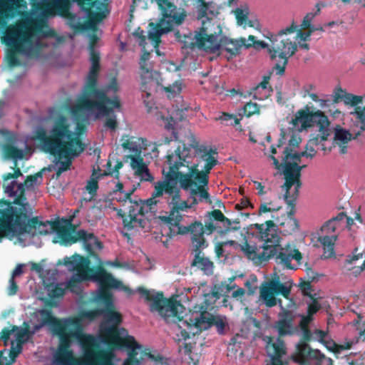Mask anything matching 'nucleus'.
Returning a JSON list of instances; mask_svg holds the SVG:
<instances>
[{"mask_svg":"<svg viewBox=\"0 0 365 365\" xmlns=\"http://www.w3.org/2000/svg\"><path fill=\"white\" fill-rule=\"evenodd\" d=\"M43 322L49 324L53 335L58 337L59 343L55 354L58 365H76L80 359L91 364L95 356L101 351L95 337L84 333L83 322L94 321L101 316V307L81 311L78 315L66 318H56L52 311H43Z\"/></svg>","mask_w":365,"mask_h":365,"instance_id":"obj_1","label":"nucleus"},{"mask_svg":"<svg viewBox=\"0 0 365 365\" xmlns=\"http://www.w3.org/2000/svg\"><path fill=\"white\" fill-rule=\"evenodd\" d=\"M137 292L147 302H150L151 312H157L168 323L174 322L178 324L181 330L180 336L184 340L212 326L216 327L218 334H225L227 324L220 316H213L205 310L190 312L182 315L185 307L174 298H165L162 292L153 293L143 287H139Z\"/></svg>","mask_w":365,"mask_h":365,"instance_id":"obj_2","label":"nucleus"},{"mask_svg":"<svg viewBox=\"0 0 365 365\" xmlns=\"http://www.w3.org/2000/svg\"><path fill=\"white\" fill-rule=\"evenodd\" d=\"M35 139L39 142L43 152L56 158V179L63 172L70 170L73 158L86 149V145L78 136L75 135L70 128L67 118L63 115L55 120L49 134L44 128H38Z\"/></svg>","mask_w":365,"mask_h":365,"instance_id":"obj_3","label":"nucleus"},{"mask_svg":"<svg viewBox=\"0 0 365 365\" xmlns=\"http://www.w3.org/2000/svg\"><path fill=\"white\" fill-rule=\"evenodd\" d=\"M21 189L15 201L0 200V242L6 237L12 240L26 234L46 235L54 232V221L42 222L33 216V208Z\"/></svg>","mask_w":365,"mask_h":365,"instance_id":"obj_4","label":"nucleus"},{"mask_svg":"<svg viewBox=\"0 0 365 365\" xmlns=\"http://www.w3.org/2000/svg\"><path fill=\"white\" fill-rule=\"evenodd\" d=\"M272 220H267L264 224H255V227L260 233V245L245 240L241 245V250L245 256L256 264H260L275 257L278 264L286 269H294L291 262L295 259L299 262L302 259L301 252L297 249L279 247L280 237L275 230Z\"/></svg>","mask_w":365,"mask_h":365,"instance_id":"obj_5","label":"nucleus"},{"mask_svg":"<svg viewBox=\"0 0 365 365\" xmlns=\"http://www.w3.org/2000/svg\"><path fill=\"white\" fill-rule=\"evenodd\" d=\"M190 146L195 150V154L200 160L205 163L203 168L200 170V162L192 163L188 159L187 167H184L180 178V187L186 191H190V198L192 202L189 205L190 208L205 200L212 203L208 192L209 174L212 169L218 163L217 159V150L208 148L205 145H200L198 142L194 140Z\"/></svg>","mask_w":365,"mask_h":365,"instance_id":"obj_6","label":"nucleus"},{"mask_svg":"<svg viewBox=\"0 0 365 365\" xmlns=\"http://www.w3.org/2000/svg\"><path fill=\"white\" fill-rule=\"evenodd\" d=\"M115 286H106L98 288L95 296V301L103 305L101 316L103 322L100 326V337L101 341L110 349L121 348L122 346H133L135 344L133 336L128 334L124 328H119L123 321L121 314L116 311L110 289H118L123 287V283L115 279Z\"/></svg>","mask_w":365,"mask_h":365,"instance_id":"obj_7","label":"nucleus"},{"mask_svg":"<svg viewBox=\"0 0 365 365\" xmlns=\"http://www.w3.org/2000/svg\"><path fill=\"white\" fill-rule=\"evenodd\" d=\"M89 52L91 67L83 93L73 106L71 112L77 115L83 112L97 110V117L108 115L113 108H120V102L118 97L110 99L104 91L97 88L100 54L95 49H89Z\"/></svg>","mask_w":365,"mask_h":365,"instance_id":"obj_8","label":"nucleus"},{"mask_svg":"<svg viewBox=\"0 0 365 365\" xmlns=\"http://www.w3.org/2000/svg\"><path fill=\"white\" fill-rule=\"evenodd\" d=\"M42 25L36 19L26 17L9 26L4 34V41L12 47L13 51L8 53L6 56L7 64L13 68L21 64L16 56L17 53L32 55L34 51V38L37 34L41 32Z\"/></svg>","mask_w":365,"mask_h":365,"instance_id":"obj_9","label":"nucleus"},{"mask_svg":"<svg viewBox=\"0 0 365 365\" xmlns=\"http://www.w3.org/2000/svg\"><path fill=\"white\" fill-rule=\"evenodd\" d=\"M63 264L76 272L67 282L66 285V289L71 292L77 293L79 284L86 280H92L98 282L99 288L107 285L115 286V278L112 274L108 272L101 265L90 267L91 261L87 257L75 254L71 257H64Z\"/></svg>","mask_w":365,"mask_h":365,"instance_id":"obj_10","label":"nucleus"},{"mask_svg":"<svg viewBox=\"0 0 365 365\" xmlns=\"http://www.w3.org/2000/svg\"><path fill=\"white\" fill-rule=\"evenodd\" d=\"M190 158V149L185 145L182 149L178 146L173 152L167 154L165 163L168 165V171L165 173L163 170L165 180L156 183L152 197L156 199L165 192L170 196L173 195L174 199L178 198L180 190L177 187V182L180 183L182 169L188 166Z\"/></svg>","mask_w":365,"mask_h":365,"instance_id":"obj_11","label":"nucleus"},{"mask_svg":"<svg viewBox=\"0 0 365 365\" xmlns=\"http://www.w3.org/2000/svg\"><path fill=\"white\" fill-rule=\"evenodd\" d=\"M190 158V149L185 145L182 149L178 146L173 152L167 154L165 163L168 165V171L165 173L163 170L165 180L156 183L152 197L156 199L165 192L170 196L173 195L174 199L178 198L180 190L177 187V182L180 183L182 169L188 166Z\"/></svg>","mask_w":365,"mask_h":365,"instance_id":"obj_12","label":"nucleus"},{"mask_svg":"<svg viewBox=\"0 0 365 365\" xmlns=\"http://www.w3.org/2000/svg\"><path fill=\"white\" fill-rule=\"evenodd\" d=\"M296 30L297 24L293 21L289 26L276 34L269 33L265 36L270 41L269 57L271 60L276 61L273 70L279 76L284 73L289 58L297 51L296 38L290 36Z\"/></svg>","mask_w":365,"mask_h":365,"instance_id":"obj_13","label":"nucleus"},{"mask_svg":"<svg viewBox=\"0 0 365 365\" xmlns=\"http://www.w3.org/2000/svg\"><path fill=\"white\" fill-rule=\"evenodd\" d=\"M294 126L301 125L300 130L317 126L319 128V134L309 140V145H319L326 141L330 135V122L328 117L321 110L311 111L310 107L307 105L304 109L299 110L292 119Z\"/></svg>","mask_w":365,"mask_h":365,"instance_id":"obj_14","label":"nucleus"},{"mask_svg":"<svg viewBox=\"0 0 365 365\" xmlns=\"http://www.w3.org/2000/svg\"><path fill=\"white\" fill-rule=\"evenodd\" d=\"M53 230L56 232L60 244L64 246H69L79 240L83 241L84 246L91 256H96L93 248H103L102 243L94 235L84 230H79L76 232L74 227L70 221L66 224L60 221H54Z\"/></svg>","mask_w":365,"mask_h":365,"instance_id":"obj_15","label":"nucleus"},{"mask_svg":"<svg viewBox=\"0 0 365 365\" xmlns=\"http://www.w3.org/2000/svg\"><path fill=\"white\" fill-rule=\"evenodd\" d=\"M212 16L207 15L205 20L202 22V26L199 31H195V41L187 43L185 46L193 49L197 47L205 51H210L212 48H217V42L222 36V29L217 21L213 20Z\"/></svg>","mask_w":365,"mask_h":365,"instance_id":"obj_16","label":"nucleus"},{"mask_svg":"<svg viewBox=\"0 0 365 365\" xmlns=\"http://www.w3.org/2000/svg\"><path fill=\"white\" fill-rule=\"evenodd\" d=\"M302 339L297 344L293 360L300 365H332V360L327 358L317 349H312L307 343L312 339V334L309 328L301 329Z\"/></svg>","mask_w":365,"mask_h":365,"instance_id":"obj_17","label":"nucleus"},{"mask_svg":"<svg viewBox=\"0 0 365 365\" xmlns=\"http://www.w3.org/2000/svg\"><path fill=\"white\" fill-rule=\"evenodd\" d=\"M170 232L173 235L190 234L193 249L207 248L209 243L204 235H210L212 234L207 230L206 224L205 223L203 225L200 221H195L187 226H178L176 230H175L174 228L170 227Z\"/></svg>","mask_w":365,"mask_h":365,"instance_id":"obj_18","label":"nucleus"},{"mask_svg":"<svg viewBox=\"0 0 365 365\" xmlns=\"http://www.w3.org/2000/svg\"><path fill=\"white\" fill-rule=\"evenodd\" d=\"M291 292V286H286L279 281V277L272 279L266 283L260 289V298L267 307H273L277 304L279 299L275 295L281 294L284 298L288 299Z\"/></svg>","mask_w":365,"mask_h":365,"instance_id":"obj_19","label":"nucleus"},{"mask_svg":"<svg viewBox=\"0 0 365 365\" xmlns=\"http://www.w3.org/2000/svg\"><path fill=\"white\" fill-rule=\"evenodd\" d=\"M306 165H299L297 162H285L283 163V174L285 182L282 187L285 190L286 194H289L291 187L294 185V192L292 195L298 196L299 190L302 186L301 175L302 170Z\"/></svg>","mask_w":365,"mask_h":365,"instance_id":"obj_20","label":"nucleus"},{"mask_svg":"<svg viewBox=\"0 0 365 365\" xmlns=\"http://www.w3.org/2000/svg\"><path fill=\"white\" fill-rule=\"evenodd\" d=\"M128 202L130 205L128 206V215L121 209L117 210V215L122 218L124 227L128 230H130L134 228L137 224L140 225L141 220L138 219L137 216L138 215H145V206L141 205L140 201L130 200Z\"/></svg>","mask_w":365,"mask_h":365,"instance_id":"obj_21","label":"nucleus"},{"mask_svg":"<svg viewBox=\"0 0 365 365\" xmlns=\"http://www.w3.org/2000/svg\"><path fill=\"white\" fill-rule=\"evenodd\" d=\"M217 44V48H212L209 52L215 53L219 50L225 51L229 53V56H227L228 60L240 54L242 46L245 48L251 47V44H246V39L245 38L232 39L225 36H221Z\"/></svg>","mask_w":365,"mask_h":365,"instance_id":"obj_22","label":"nucleus"},{"mask_svg":"<svg viewBox=\"0 0 365 365\" xmlns=\"http://www.w3.org/2000/svg\"><path fill=\"white\" fill-rule=\"evenodd\" d=\"M170 207V214L168 216H163L161 220L168 224L170 227L174 228L180 226V223L182 220V216L180 213L181 211H186L190 208L187 201H182L180 200V192L178 199H174L173 195L171 196V200L168 202Z\"/></svg>","mask_w":365,"mask_h":365,"instance_id":"obj_23","label":"nucleus"},{"mask_svg":"<svg viewBox=\"0 0 365 365\" xmlns=\"http://www.w3.org/2000/svg\"><path fill=\"white\" fill-rule=\"evenodd\" d=\"M151 2L158 5L163 18L172 19L176 25L184 21L186 16L185 11L178 9L171 0H151Z\"/></svg>","mask_w":365,"mask_h":365,"instance_id":"obj_24","label":"nucleus"},{"mask_svg":"<svg viewBox=\"0 0 365 365\" xmlns=\"http://www.w3.org/2000/svg\"><path fill=\"white\" fill-rule=\"evenodd\" d=\"M279 306L282 311L279 313V319L276 322L274 327L278 331L279 336H284L293 334V322L294 315L292 311L286 309L281 299H279Z\"/></svg>","mask_w":365,"mask_h":365,"instance_id":"obj_25","label":"nucleus"},{"mask_svg":"<svg viewBox=\"0 0 365 365\" xmlns=\"http://www.w3.org/2000/svg\"><path fill=\"white\" fill-rule=\"evenodd\" d=\"M298 196L284 193V198L290 210L287 212V217L280 223L283 231L287 234H292L299 228L298 220L294 217L295 213V201Z\"/></svg>","mask_w":365,"mask_h":365,"instance_id":"obj_26","label":"nucleus"},{"mask_svg":"<svg viewBox=\"0 0 365 365\" xmlns=\"http://www.w3.org/2000/svg\"><path fill=\"white\" fill-rule=\"evenodd\" d=\"M266 349L272 361L271 364L267 365H288L281 359L282 356L286 354V347L284 341L279 337L276 341H274L272 337H269Z\"/></svg>","mask_w":365,"mask_h":365,"instance_id":"obj_27","label":"nucleus"},{"mask_svg":"<svg viewBox=\"0 0 365 365\" xmlns=\"http://www.w3.org/2000/svg\"><path fill=\"white\" fill-rule=\"evenodd\" d=\"M41 173H38L35 175H28L24 183H17L16 181H13L9 184H4V192L8 194L9 197H14V199L13 201H15L19 196L20 195V192L21 188L24 190V196L25 195V187H29L34 185V184L36 182L38 178H41Z\"/></svg>","mask_w":365,"mask_h":365,"instance_id":"obj_28","label":"nucleus"},{"mask_svg":"<svg viewBox=\"0 0 365 365\" xmlns=\"http://www.w3.org/2000/svg\"><path fill=\"white\" fill-rule=\"evenodd\" d=\"M174 24H175V22L173 21L172 19L163 17L159 23L156 24L153 23L149 24V26L152 27L153 29L148 33V38L155 44V47L160 43L162 34L172 31Z\"/></svg>","mask_w":365,"mask_h":365,"instance_id":"obj_29","label":"nucleus"},{"mask_svg":"<svg viewBox=\"0 0 365 365\" xmlns=\"http://www.w3.org/2000/svg\"><path fill=\"white\" fill-rule=\"evenodd\" d=\"M360 135L361 132L358 131L355 134H352L349 130L339 127L335 129L334 145L339 147L340 154H346L348 152V143Z\"/></svg>","mask_w":365,"mask_h":365,"instance_id":"obj_30","label":"nucleus"},{"mask_svg":"<svg viewBox=\"0 0 365 365\" xmlns=\"http://www.w3.org/2000/svg\"><path fill=\"white\" fill-rule=\"evenodd\" d=\"M205 249V248L192 249L194 259L191 263V266L197 267L207 274H212L214 264L208 257H205L202 252Z\"/></svg>","mask_w":365,"mask_h":365,"instance_id":"obj_31","label":"nucleus"},{"mask_svg":"<svg viewBox=\"0 0 365 365\" xmlns=\"http://www.w3.org/2000/svg\"><path fill=\"white\" fill-rule=\"evenodd\" d=\"M207 216L208 218L205 223L206 224V229L210 233H213L217 229V225L214 223L215 221L225 222L227 226L232 225L231 220L226 217L220 210L216 209L208 212Z\"/></svg>","mask_w":365,"mask_h":365,"instance_id":"obj_32","label":"nucleus"},{"mask_svg":"<svg viewBox=\"0 0 365 365\" xmlns=\"http://www.w3.org/2000/svg\"><path fill=\"white\" fill-rule=\"evenodd\" d=\"M270 78V74L264 76L262 81L250 89V95L252 96L253 98L259 101L266 99L269 96L268 85Z\"/></svg>","mask_w":365,"mask_h":365,"instance_id":"obj_33","label":"nucleus"},{"mask_svg":"<svg viewBox=\"0 0 365 365\" xmlns=\"http://www.w3.org/2000/svg\"><path fill=\"white\" fill-rule=\"evenodd\" d=\"M113 354L110 351H102L95 356L91 364L80 359L76 365H114L112 362Z\"/></svg>","mask_w":365,"mask_h":365,"instance_id":"obj_34","label":"nucleus"},{"mask_svg":"<svg viewBox=\"0 0 365 365\" xmlns=\"http://www.w3.org/2000/svg\"><path fill=\"white\" fill-rule=\"evenodd\" d=\"M204 296V305L200 307L195 306L192 312H200V310L207 311V309L214 304L215 302L219 299L221 297V294L218 292L216 286H215L209 292L205 293ZM192 312V310H190L189 313Z\"/></svg>","mask_w":365,"mask_h":365,"instance_id":"obj_35","label":"nucleus"},{"mask_svg":"<svg viewBox=\"0 0 365 365\" xmlns=\"http://www.w3.org/2000/svg\"><path fill=\"white\" fill-rule=\"evenodd\" d=\"M346 217L344 212H339L336 217L327 221L321 227V231L324 235H329L334 233L337 227L340 226V222Z\"/></svg>","mask_w":365,"mask_h":365,"instance_id":"obj_36","label":"nucleus"},{"mask_svg":"<svg viewBox=\"0 0 365 365\" xmlns=\"http://www.w3.org/2000/svg\"><path fill=\"white\" fill-rule=\"evenodd\" d=\"M193 1L195 2V5L196 6L199 18L202 19L207 17V15L216 16L218 14L217 11H215L214 9H212L213 6L212 2H206L205 0Z\"/></svg>","mask_w":365,"mask_h":365,"instance_id":"obj_37","label":"nucleus"},{"mask_svg":"<svg viewBox=\"0 0 365 365\" xmlns=\"http://www.w3.org/2000/svg\"><path fill=\"white\" fill-rule=\"evenodd\" d=\"M314 338L318 339L320 342L324 344L328 349L334 351L338 352L341 350L350 348V346L344 347L342 345L336 344L334 341H326L324 338L327 336V333L324 331L316 329L314 332Z\"/></svg>","mask_w":365,"mask_h":365,"instance_id":"obj_38","label":"nucleus"},{"mask_svg":"<svg viewBox=\"0 0 365 365\" xmlns=\"http://www.w3.org/2000/svg\"><path fill=\"white\" fill-rule=\"evenodd\" d=\"M16 340L17 341V344L22 346V344L26 342L28 339L32 336L34 334V331H31L30 329V326L26 322L23 323V327L19 328L18 327V329L16 330Z\"/></svg>","mask_w":365,"mask_h":365,"instance_id":"obj_39","label":"nucleus"},{"mask_svg":"<svg viewBox=\"0 0 365 365\" xmlns=\"http://www.w3.org/2000/svg\"><path fill=\"white\" fill-rule=\"evenodd\" d=\"M3 151L6 158L16 160L22 159L24 156L23 150L19 149L11 143H6L3 146Z\"/></svg>","mask_w":365,"mask_h":365,"instance_id":"obj_40","label":"nucleus"},{"mask_svg":"<svg viewBox=\"0 0 365 365\" xmlns=\"http://www.w3.org/2000/svg\"><path fill=\"white\" fill-rule=\"evenodd\" d=\"M21 349L22 346L17 344L16 347H14V342H12V346L9 352V361L7 360L6 356H3L4 351H0V365H11V364L14 362L17 356L21 353Z\"/></svg>","mask_w":365,"mask_h":365,"instance_id":"obj_41","label":"nucleus"},{"mask_svg":"<svg viewBox=\"0 0 365 365\" xmlns=\"http://www.w3.org/2000/svg\"><path fill=\"white\" fill-rule=\"evenodd\" d=\"M126 348L130 349L129 357L124 361L123 365H139L140 361L136 358L138 355L137 349H140V345L135 341L133 346H122L120 349Z\"/></svg>","mask_w":365,"mask_h":365,"instance_id":"obj_42","label":"nucleus"},{"mask_svg":"<svg viewBox=\"0 0 365 365\" xmlns=\"http://www.w3.org/2000/svg\"><path fill=\"white\" fill-rule=\"evenodd\" d=\"M283 153L284 155V156L283 157V159H282L283 163L285 162H288L287 160L289 159L294 160V162H297L299 163L301 160L302 157H307V156L312 155H307V150L302 151L301 153H292V149L289 147H286L284 148Z\"/></svg>","mask_w":365,"mask_h":365,"instance_id":"obj_43","label":"nucleus"},{"mask_svg":"<svg viewBox=\"0 0 365 365\" xmlns=\"http://www.w3.org/2000/svg\"><path fill=\"white\" fill-rule=\"evenodd\" d=\"M129 157L130 158V165L135 170V175L141 173L142 170H145L146 165L140 155H130Z\"/></svg>","mask_w":365,"mask_h":365,"instance_id":"obj_44","label":"nucleus"},{"mask_svg":"<svg viewBox=\"0 0 365 365\" xmlns=\"http://www.w3.org/2000/svg\"><path fill=\"white\" fill-rule=\"evenodd\" d=\"M316 6L317 7V13L316 14H314V13H308L306 14V16L304 17L303 20H302V22L300 25V28H302V29H312V28H314V26H312L311 24V22L312 21V19L314 18V16L320 12V8L319 7V4H317L316 5Z\"/></svg>","mask_w":365,"mask_h":365,"instance_id":"obj_45","label":"nucleus"},{"mask_svg":"<svg viewBox=\"0 0 365 365\" xmlns=\"http://www.w3.org/2000/svg\"><path fill=\"white\" fill-rule=\"evenodd\" d=\"M96 175L95 170H93L92 174V178L90 180H88L87 185H86V190H88V193L91 194L92 196H94L96 195L97 190L98 189V178H94V175Z\"/></svg>","mask_w":365,"mask_h":365,"instance_id":"obj_46","label":"nucleus"},{"mask_svg":"<svg viewBox=\"0 0 365 365\" xmlns=\"http://www.w3.org/2000/svg\"><path fill=\"white\" fill-rule=\"evenodd\" d=\"M243 113L247 117H250L254 114L259 113V107L256 103H247L243 107Z\"/></svg>","mask_w":365,"mask_h":365,"instance_id":"obj_47","label":"nucleus"},{"mask_svg":"<svg viewBox=\"0 0 365 365\" xmlns=\"http://www.w3.org/2000/svg\"><path fill=\"white\" fill-rule=\"evenodd\" d=\"M303 30L304 29H302V28L299 29L298 26L297 25V30L294 31L296 35L292 37L296 38V41L298 38L304 41H309L312 34L314 31V29L312 28V29H308L307 31H303Z\"/></svg>","mask_w":365,"mask_h":365,"instance_id":"obj_48","label":"nucleus"},{"mask_svg":"<svg viewBox=\"0 0 365 365\" xmlns=\"http://www.w3.org/2000/svg\"><path fill=\"white\" fill-rule=\"evenodd\" d=\"M123 167V163L121 161H118L114 166L113 168H112V164L110 160L107 163V170L105 173L106 175H113L115 173V178L118 179L119 178V170Z\"/></svg>","mask_w":365,"mask_h":365,"instance_id":"obj_49","label":"nucleus"},{"mask_svg":"<svg viewBox=\"0 0 365 365\" xmlns=\"http://www.w3.org/2000/svg\"><path fill=\"white\" fill-rule=\"evenodd\" d=\"M158 202V201L152 196L146 200H140V203L145 206V214L148 212H155V206Z\"/></svg>","mask_w":365,"mask_h":365,"instance_id":"obj_50","label":"nucleus"},{"mask_svg":"<svg viewBox=\"0 0 365 365\" xmlns=\"http://www.w3.org/2000/svg\"><path fill=\"white\" fill-rule=\"evenodd\" d=\"M216 120L222 122L230 121V125H237L240 124V119H238L235 115L229 114L227 113H222V115L217 118Z\"/></svg>","mask_w":365,"mask_h":365,"instance_id":"obj_51","label":"nucleus"},{"mask_svg":"<svg viewBox=\"0 0 365 365\" xmlns=\"http://www.w3.org/2000/svg\"><path fill=\"white\" fill-rule=\"evenodd\" d=\"M354 113L361 122L360 130L359 132L361 133L365 130V107L361 108L359 106H356Z\"/></svg>","mask_w":365,"mask_h":365,"instance_id":"obj_52","label":"nucleus"},{"mask_svg":"<svg viewBox=\"0 0 365 365\" xmlns=\"http://www.w3.org/2000/svg\"><path fill=\"white\" fill-rule=\"evenodd\" d=\"M136 187H133L132 189H130L128 191H126V192H122L121 195H113V199H115L118 202H129L130 199L131 195L133 194V192L135 191Z\"/></svg>","mask_w":365,"mask_h":365,"instance_id":"obj_53","label":"nucleus"},{"mask_svg":"<svg viewBox=\"0 0 365 365\" xmlns=\"http://www.w3.org/2000/svg\"><path fill=\"white\" fill-rule=\"evenodd\" d=\"M337 239L336 235H327L319 237V242L322 245V246H331L334 245V242Z\"/></svg>","mask_w":365,"mask_h":365,"instance_id":"obj_54","label":"nucleus"},{"mask_svg":"<svg viewBox=\"0 0 365 365\" xmlns=\"http://www.w3.org/2000/svg\"><path fill=\"white\" fill-rule=\"evenodd\" d=\"M311 299L312 300V302L308 305L307 314L312 317L320 309L321 305L314 297Z\"/></svg>","mask_w":365,"mask_h":365,"instance_id":"obj_55","label":"nucleus"},{"mask_svg":"<svg viewBox=\"0 0 365 365\" xmlns=\"http://www.w3.org/2000/svg\"><path fill=\"white\" fill-rule=\"evenodd\" d=\"M300 288L302 289V292L304 296L309 297L310 299H313V297H314V294L311 293L312 291V284L310 282H302L300 283Z\"/></svg>","mask_w":365,"mask_h":365,"instance_id":"obj_56","label":"nucleus"},{"mask_svg":"<svg viewBox=\"0 0 365 365\" xmlns=\"http://www.w3.org/2000/svg\"><path fill=\"white\" fill-rule=\"evenodd\" d=\"M236 19L237 21V23L239 24H242L244 23H246L247 21L248 16L247 12H245L244 10L241 9H237L235 11Z\"/></svg>","mask_w":365,"mask_h":365,"instance_id":"obj_57","label":"nucleus"},{"mask_svg":"<svg viewBox=\"0 0 365 365\" xmlns=\"http://www.w3.org/2000/svg\"><path fill=\"white\" fill-rule=\"evenodd\" d=\"M18 329V327L13 325L11 329L4 328L1 331V336H0V340H3L4 341H7L10 337V335L16 331Z\"/></svg>","mask_w":365,"mask_h":365,"instance_id":"obj_58","label":"nucleus"},{"mask_svg":"<svg viewBox=\"0 0 365 365\" xmlns=\"http://www.w3.org/2000/svg\"><path fill=\"white\" fill-rule=\"evenodd\" d=\"M150 57V53L148 51H144L140 58V68L143 71L144 73H149L150 72V69L147 67L146 61L148 60Z\"/></svg>","mask_w":365,"mask_h":365,"instance_id":"obj_59","label":"nucleus"},{"mask_svg":"<svg viewBox=\"0 0 365 365\" xmlns=\"http://www.w3.org/2000/svg\"><path fill=\"white\" fill-rule=\"evenodd\" d=\"M346 91L343 90L341 87L336 88L332 95V103H337L340 101H343L344 93Z\"/></svg>","mask_w":365,"mask_h":365,"instance_id":"obj_60","label":"nucleus"},{"mask_svg":"<svg viewBox=\"0 0 365 365\" xmlns=\"http://www.w3.org/2000/svg\"><path fill=\"white\" fill-rule=\"evenodd\" d=\"M174 34H175V38L178 41L182 42L184 43L183 48H187L185 46V41L187 43H190L192 41H195V37L193 38H192L190 36H187V35L182 36L178 30L175 31Z\"/></svg>","mask_w":365,"mask_h":365,"instance_id":"obj_61","label":"nucleus"},{"mask_svg":"<svg viewBox=\"0 0 365 365\" xmlns=\"http://www.w3.org/2000/svg\"><path fill=\"white\" fill-rule=\"evenodd\" d=\"M18 289H19V287H18L17 283L16 282L14 278L11 277L9 279L8 294L10 296H13L17 293Z\"/></svg>","mask_w":365,"mask_h":365,"instance_id":"obj_62","label":"nucleus"},{"mask_svg":"<svg viewBox=\"0 0 365 365\" xmlns=\"http://www.w3.org/2000/svg\"><path fill=\"white\" fill-rule=\"evenodd\" d=\"M66 287L63 288L60 285L57 284L54 287V288L51 290V297H61L65 294Z\"/></svg>","mask_w":365,"mask_h":365,"instance_id":"obj_63","label":"nucleus"},{"mask_svg":"<svg viewBox=\"0 0 365 365\" xmlns=\"http://www.w3.org/2000/svg\"><path fill=\"white\" fill-rule=\"evenodd\" d=\"M248 207L253 208L252 204L247 198L241 199L240 202L235 205V209L237 210H241Z\"/></svg>","mask_w":365,"mask_h":365,"instance_id":"obj_64","label":"nucleus"}]
</instances>
